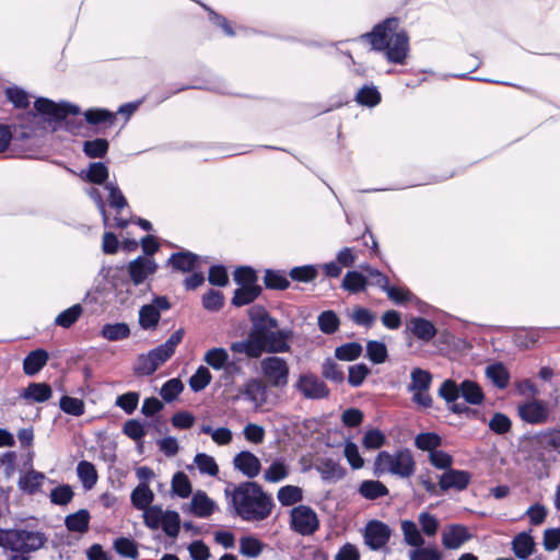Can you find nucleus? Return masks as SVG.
I'll return each mask as SVG.
<instances>
[{
	"instance_id": "obj_1",
	"label": "nucleus",
	"mask_w": 560,
	"mask_h": 560,
	"mask_svg": "<svg viewBox=\"0 0 560 560\" xmlns=\"http://www.w3.org/2000/svg\"><path fill=\"white\" fill-rule=\"evenodd\" d=\"M363 37L369 38L372 48L385 51L390 62L402 63L409 51V39L405 31L399 30L397 19H387Z\"/></svg>"
},
{
	"instance_id": "obj_2",
	"label": "nucleus",
	"mask_w": 560,
	"mask_h": 560,
	"mask_svg": "<svg viewBox=\"0 0 560 560\" xmlns=\"http://www.w3.org/2000/svg\"><path fill=\"white\" fill-rule=\"evenodd\" d=\"M225 494L231 498L236 513L246 521L264 520L270 513V500L256 482H243L232 491L225 489Z\"/></svg>"
},
{
	"instance_id": "obj_3",
	"label": "nucleus",
	"mask_w": 560,
	"mask_h": 560,
	"mask_svg": "<svg viewBox=\"0 0 560 560\" xmlns=\"http://www.w3.org/2000/svg\"><path fill=\"white\" fill-rule=\"evenodd\" d=\"M416 471V462L408 448L394 453L382 451L374 460V475H390L400 479L410 478Z\"/></svg>"
},
{
	"instance_id": "obj_4",
	"label": "nucleus",
	"mask_w": 560,
	"mask_h": 560,
	"mask_svg": "<svg viewBox=\"0 0 560 560\" xmlns=\"http://www.w3.org/2000/svg\"><path fill=\"white\" fill-rule=\"evenodd\" d=\"M44 537L39 532L24 529L0 528V547L14 552H32L44 545Z\"/></svg>"
},
{
	"instance_id": "obj_5",
	"label": "nucleus",
	"mask_w": 560,
	"mask_h": 560,
	"mask_svg": "<svg viewBox=\"0 0 560 560\" xmlns=\"http://www.w3.org/2000/svg\"><path fill=\"white\" fill-rule=\"evenodd\" d=\"M400 528L405 542L415 547L409 551V560H442V555L436 547H423L424 538L413 521H401Z\"/></svg>"
},
{
	"instance_id": "obj_6",
	"label": "nucleus",
	"mask_w": 560,
	"mask_h": 560,
	"mask_svg": "<svg viewBox=\"0 0 560 560\" xmlns=\"http://www.w3.org/2000/svg\"><path fill=\"white\" fill-rule=\"evenodd\" d=\"M260 369L267 384L283 388L289 382V365L279 357H267L260 361Z\"/></svg>"
},
{
	"instance_id": "obj_7",
	"label": "nucleus",
	"mask_w": 560,
	"mask_h": 560,
	"mask_svg": "<svg viewBox=\"0 0 560 560\" xmlns=\"http://www.w3.org/2000/svg\"><path fill=\"white\" fill-rule=\"evenodd\" d=\"M411 382L408 390L412 393V401L422 408H429L432 405V398L429 389L432 383V375L430 372L416 368L410 374Z\"/></svg>"
},
{
	"instance_id": "obj_8",
	"label": "nucleus",
	"mask_w": 560,
	"mask_h": 560,
	"mask_svg": "<svg viewBox=\"0 0 560 560\" xmlns=\"http://www.w3.org/2000/svg\"><path fill=\"white\" fill-rule=\"evenodd\" d=\"M291 525L301 535H311L318 528L316 513L306 505H299L291 511Z\"/></svg>"
},
{
	"instance_id": "obj_9",
	"label": "nucleus",
	"mask_w": 560,
	"mask_h": 560,
	"mask_svg": "<svg viewBox=\"0 0 560 560\" xmlns=\"http://www.w3.org/2000/svg\"><path fill=\"white\" fill-rule=\"evenodd\" d=\"M248 315L252 322V329L249 334L257 340L262 338L269 330L278 327L277 319L271 317L262 306L255 305L250 307L248 310Z\"/></svg>"
},
{
	"instance_id": "obj_10",
	"label": "nucleus",
	"mask_w": 560,
	"mask_h": 560,
	"mask_svg": "<svg viewBox=\"0 0 560 560\" xmlns=\"http://www.w3.org/2000/svg\"><path fill=\"white\" fill-rule=\"evenodd\" d=\"M292 331L289 329H271L262 338H259V343L264 352L269 353H283L290 350L288 340L291 338Z\"/></svg>"
},
{
	"instance_id": "obj_11",
	"label": "nucleus",
	"mask_w": 560,
	"mask_h": 560,
	"mask_svg": "<svg viewBox=\"0 0 560 560\" xmlns=\"http://www.w3.org/2000/svg\"><path fill=\"white\" fill-rule=\"evenodd\" d=\"M295 387L307 399H322L329 394L326 384L313 374H302Z\"/></svg>"
},
{
	"instance_id": "obj_12",
	"label": "nucleus",
	"mask_w": 560,
	"mask_h": 560,
	"mask_svg": "<svg viewBox=\"0 0 560 560\" xmlns=\"http://www.w3.org/2000/svg\"><path fill=\"white\" fill-rule=\"evenodd\" d=\"M171 355L161 347L151 350L147 354L138 358L135 372L139 375H151L163 364Z\"/></svg>"
},
{
	"instance_id": "obj_13",
	"label": "nucleus",
	"mask_w": 560,
	"mask_h": 560,
	"mask_svg": "<svg viewBox=\"0 0 560 560\" xmlns=\"http://www.w3.org/2000/svg\"><path fill=\"white\" fill-rule=\"evenodd\" d=\"M240 392L257 409L265 406L268 401V384L262 380L248 378Z\"/></svg>"
},
{
	"instance_id": "obj_14",
	"label": "nucleus",
	"mask_w": 560,
	"mask_h": 560,
	"mask_svg": "<svg viewBox=\"0 0 560 560\" xmlns=\"http://www.w3.org/2000/svg\"><path fill=\"white\" fill-rule=\"evenodd\" d=\"M35 108L38 113L59 120L66 118L69 114H79V107L71 104H56L47 98H38L35 102Z\"/></svg>"
},
{
	"instance_id": "obj_15",
	"label": "nucleus",
	"mask_w": 560,
	"mask_h": 560,
	"mask_svg": "<svg viewBox=\"0 0 560 560\" xmlns=\"http://www.w3.org/2000/svg\"><path fill=\"white\" fill-rule=\"evenodd\" d=\"M390 536V530L387 525L382 522H370L365 527L364 540L365 544L373 550H378L384 547Z\"/></svg>"
},
{
	"instance_id": "obj_16",
	"label": "nucleus",
	"mask_w": 560,
	"mask_h": 560,
	"mask_svg": "<svg viewBox=\"0 0 560 560\" xmlns=\"http://www.w3.org/2000/svg\"><path fill=\"white\" fill-rule=\"evenodd\" d=\"M233 466L247 478H255L261 470L260 459L249 451H241L233 458Z\"/></svg>"
},
{
	"instance_id": "obj_17",
	"label": "nucleus",
	"mask_w": 560,
	"mask_h": 560,
	"mask_svg": "<svg viewBox=\"0 0 560 560\" xmlns=\"http://www.w3.org/2000/svg\"><path fill=\"white\" fill-rule=\"evenodd\" d=\"M521 418L532 424L546 422L549 410L545 401L532 400L518 407Z\"/></svg>"
},
{
	"instance_id": "obj_18",
	"label": "nucleus",
	"mask_w": 560,
	"mask_h": 560,
	"mask_svg": "<svg viewBox=\"0 0 560 560\" xmlns=\"http://www.w3.org/2000/svg\"><path fill=\"white\" fill-rule=\"evenodd\" d=\"M155 270L156 264L150 257H138L128 266L130 278L136 285L141 284Z\"/></svg>"
},
{
	"instance_id": "obj_19",
	"label": "nucleus",
	"mask_w": 560,
	"mask_h": 560,
	"mask_svg": "<svg viewBox=\"0 0 560 560\" xmlns=\"http://www.w3.org/2000/svg\"><path fill=\"white\" fill-rule=\"evenodd\" d=\"M470 538L468 529L459 524L450 525L442 533V544L446 549H458Z\"/></svg>"
},
{
	"instance_id": "obj_20",
	"label": "nucleus",
	"mask_w": 560,
	"mask_h": 560,
	"mask_svg": "<svg viewBox=\"0 0 560 560\" xmlns=\"http://www.w3.org/2000/svg\"><path fill=\"white\" fill-rule=\"evenodd\" d=\"M470 482V474L465 470H456L448 468L440 477V487L442 490L456 489L462 491L467 488Z\"/></svg>"
},
{
	"instance_id": "obj_21",
	"label": "nucleus",
	"mask_w": 560,
	"mask_h": 560,
	"mask_svg": "<svg viewBox=\"0 0 560 560\" xmlns=\"http://www.w3.org/2000/svg\"><path fill=\"white\" fill-rule=\"evenodd\" d=\"M215 502L206 492L197 490L190 501V512L198 517H208L215 510Z\"/></svg>"
},
{
	"instance_id": "obj_22",
	"label": "nucleus",
	"mask_w": 560,
	"mask_h": 560,
	"mask_svg": "<svg viewBox=\"0 0 560 560\" xmlns=\"http://www.w3.org/2000/svg\"><path fill=\"white\" fill-rule=\"evenodd\" d=\"M168 261L174 269L182 272H189L194 271L200 266L201 258L190 252H179L173 254Z\"/></svg>"
},
{
	"instance_id": "obj_23",
	"label": "nucleus",
	"mask_w": 560,
	"mask_h": 560,
	"mask_svg": "<svg viewBox=\"0 0 560 560\" xmlns=\"http://www.w3.org/2000/svg\"><path fill=\"white\" fill-rule=\"evenodd\" d=\"M259 342V340L253 338L252 335L248 334L247 339L233 342L231 345V350L235 353H244L248 358L256 359L262 354V348Z\"/></svg>"
},
{
	"instance_id": "obj_24",
	"label": "nucleus",
	"mask_w": 560,
	"mask_h": 560,
	"mask_svg": "<svg viewBox=\"0 0 560 560\" xmlns=\"http://www.w3.org/2000/svg\"><path fill=\"white\" fill-rule=\"evenodd\" d=\"M48 361V353L45 350L37 349L32 351L23 362V370L26 375H35Z\"/></svg>"
},
{
	"instance_id": "obj_25",
	"label": "nucleus",
	"mask_w": 560,
	"mask_h": 560,
	"mask_svg": "<svg viewBox=\"0 0 560 560\" xmlns=\"http://www.w3.org/2000/svg\"><path fill=\"white\" fill-rule=\"evenodd\" d=\"M535 541L528 533H520L512 541V549L520 559H527L534 551Z\"/></svg>"
},
{
	"instance_id": "obj_26",
	"label": "nucleus",
	"mask_w": 560,
	"mask_h": 560,
	"mask_svg": "<svg viewBox=\"0 0 560 560\" xmlns=\"http://www.w3.org/2000/svg\"><path fill=\"white\" fill-rule=\"evenodd\" d=\"M154 493L145 482H140L131 493V502L138 510H145L151 506Z\"/></svg>"
},
{
	"instance_id": "obj_27",
	"label": "nucleus",
	"mask_w": 560,
	"mask_h": 560,
	"mask_svg": "<svg viewBox=\"0 0 560 560\" xmlns=\"http://www.w3.org/2000/svg\"><path fill=\"white\" fill-rule=\"evenodd\" d=\"M200 432L211 438L218 446H226L232 443L233 432L226 427L212 428L210 424H202Z\"/></svg>"
},
{
	"instance_id": "obj_28",
	"label": "nucleus",
	"mask_w": 560,
	"mask_h": 560,
	"mask_svg": "<svg viewBox=\"0 0 560 560\" xmlns=\"http://www.w3.org/2000/svg\"><path fill=\"white\" fill-rule=\"evenodd\" d=\"M459 393L460 386L458 387L452 380L444 381L439 389V395L442 398H444L447 402H453L451 408L454 412H462L466 409L464 406L455 402L459 397Z\"/></svg>"
},
{
	"instance_id": "obj_29",
	"label": "nucleus",
	"mask_w": 560,
	"mask_h": 560,
	"mask_svg": "<svg viewBox=\"0 0 560 560\" xmlns=\"http://www.w3.org/2000/svg\"><path fill=\"white\" fill-rule=\"evenodd\" d=\"M289 466L283 459H275L264 471V479L267 482H279L289 476Z\"/></svg>"
},
{
	"instance_id": "obj_30",
	"label": "nucleus",
	"mask_w": 560,
	"mask_h": 560,
	"mask_svg": "<svg viewBox=\"0 0 560 560\" xmlns=\"http://www.w3.org/2000/svg\"><path fill=\"white\" fill-rule=\"evenodd\" d=\"M194 465L201 475L217 477L219 475V465L213 456L207 453H197L194 457Z\"/></svg>"
},
{
	"instance_id": "obj_31",
	"label": "nucleus",
	"mask_w": 560,
	"mask_h": 560,
	"mask_svg": "<svg viewBox=\"0 0 560 560\" xmlns=\"http://www.w3.org/2000/svg\"><path fill=\"white\" fill-rule=\"evenodd\" d=\"M368 278L359 271H348L342 280L341 287L350 293H359L366 289Z\"/></svg>"
},
{
	"instance_id": "obj_32",
	"label": "nucleus",
	"mask_w": 560,
	"mask_h": 560,
	"mask_svg": "<svg viewBox=\"0 0 560 560\" xmlns=\"http://www.w3.org/2000/svg\"><path fill=\"white\" fill-rule=\"evenodd\" d=\"M410 328L417 338L424 341L431 340L436 334L434 325L430 320L420 317L410 320Z\"/></svg>"
},
{
	"instance_id": "obj_33",
	"label": "nucleus",
	"mask_w": 560,
	"mask_h": 560,
	"mask_svg": "<svg viewBox=\"0 0 560 560\" xmlns=\"http://www.w3.org/2000/svg\"><path fill=\"white\" fill-rule=\"evenodd\" d=\"M359 493L368 500H375L388 494L387 487L378 480H364L359 487Z\"/></svg>"
},
{
	"instance_id": "obj_34",
	"label": "nucleus",
	"mask_w": 560,
	"mask_h": 560,
	"mask_svg": "<svg viewBox=\"0 0 560 560\" xmlns=\"http://www.w3.org/2000/svg\"><path fill=\"white\" fill-rule=\"evenodd\" d=\"M45 478L43 472L35 470L28 471L20 478L19 488L28 494H33L40 489Z\"/></svg>"
},
{
	"instance_id": "obj_35",
	"label": "nucleus",
	"mask_w": 560,
	"mask_h": 560,
	"mask_svg": "<svg viewBox=\"0 0 560 560\" xmlns=\"http://www.w3.org/2000/svg\"><path fill=\"white\" fill-rule=\"evenodd\" d=\"M51 388L45 383H33L25 389L23 397L35 402H44L51 397Z\"/></svg>"
},
{
	"instance_id": "obj_36",
	"label": "nucleus",
	"mask_w": 560,
	"mask_h": 560,
	"mask_svg": "<svg viewBox=\"0 0 560 560\" xmlns=\"http://www.w3.org/2000/svg\"><path fill=\"white\" fill-rule=\"evenodd\" d=\"M77 472L85 489H92L97 481V471L90 462L82 460L78 464Z\"/></svg>"
},
{
	"instance_id": "obj_37",
	"label": "nucleus",
	"mask_w": 560,
	"mask_h": 560,
	"mask_svg": "<svg viewBox=\"0 0 560 560\" xmlns=\"http://www.w3.org/2000/svg\"><path fill=\"white\" fill-rule=\"evenodd\" d=\"M160 311L153 304L144 305L139 312V323L144 329L154 328L160 320Z\"/></svg>"
},
{
	"instance_id": "obj_38",
	"label": "nucleus",
	"mask_w": 560,
	"mask_h": 560,
	"mask_svg": "<svg viewBox=\"0 0 560 560\" xmlns=\"http://www.w3.org/2000/svg\"><path fill=\"white\" fill-rule=\"evenodd\" d=\"M90 514L85 510H80L66 518V526L69 530L84 533L89 528Z\"/></svg>"
},
{
	"instance_id": "obj_39",
	"label": "nucleus",
	"mask_w": 560,
	"mask_h": 560,
	"mask_svg": "<svg viewBox=\"0 0 560 560\" xmlns=\"http://www.w3.org/2000/svg\"><path fill=\"white\" fill-rule=\"evenodd\" d=\"M171 486L172 491L183 499L188 498L191 494V482L188 476L183 471H177L174 474Z\"/></svg>"
},
{
	"instance_id": "obj_40",
	"label": "nucleus",
	"mask_w": 560,
	"mask_h": 560,
	"mask_svg": "<svg viewBox=\"0 0 560 560\" xmlns=\"http://www.w3.org/2000/svg\"><path fill=\"white\" fill-rule=\"evenodd\" d=\"M317 470L325 480H339L345 476V469L332 459L323 460Z\"/></svg>"
},
{
	"instance_id": "obj_41",
	"label": "nucleus",
	"mask_w": 560,
	"mask_h": 560,
	"mask_svg": "<svg viewBox=\"0 0 560 560\" xmlns=\"http://www.w3.org/2000/svg\"><path fill=\"white\" fill-rule=\"evenodd\" d=\"M264 550V544L253 536L240 539V552L248 558H257Z\"/></svg>"
},
{
	"instance_id": "obj_42",
	"label": "nucleus",
	"mask_w": 560,
	"mask_h": 560,
	"mask_svg": "<svg viewBox=\"0 0 560 560\" xmlns=\"http://www.w3.org/2000/svg\"><path fill=\"white\" fill-rule=\"evenodd\" d=\"M203 361L214 370H221L229 361V353L224 348H212L205 353Z\"/></svg>"
},
{
	"instance_id": "obj_43",
	"label": "nucleus",
	"mask_w": 560,
	"mask_h": 560,
	"mask_svg": "<svg viewBox=\"0 0 560 560\" xmlns=\"http://www.w3.org/2000/svg\"><path fill=\"white\" fill-rule=\"evenodd\" d=\"M277 498L282 505L289 506L302 500L303 491L296 486H284L278 490Z\"/></svg>"
},
{
	"instance_id": "obj_44",
	"label": "nucleus",
	"mask_w": 560,
	"mask_h": 560,
	"mask_svg": "<svg viewBox=\"0 0 560 560\" xmlns=\"http://www.w3.org/2000/svg\"><path fill=\"white\" fill-rule=\"evenodd\" d=\"M441 444L440 435L431 432L420 433L415 439V445L421 451L429 452V454L439 448Z\"/></svg>"
},
{
	"instance_id": "obj_45",
	"label": "nucleus",
	"mask_w": 560,
	"mask_h": 560,
	"mask_svg": "<svg viewBox=\"0 0 560 560\" xmlns=\"http://www.w3.org/2000/svg\"><path fill=\"white\" fill-rule=\"evenodd\" d=\"M260 293V288L258 285H245L241 287L235 291L233 296V304L236 306L246 305L253 302Z\"/></svg>"
},
{
	"instance_id": "obj_46",
	"label": "nucleus",
	"mask_w": 560,
	"mask_h": 560,
	"mask_svg": "<svg viewBox=\"0 0 560 560\" xmlns=\"http://www.w3.org/2000/svg\"><path fill=\"white\" fill-rule=\"evenodd\" d=\"M418 522L421 526V535L434 537L438 534L440 521L435 515L429 512H421L418 516Z\"/></svg>"
},
{
	"instance_id": "obj_47",
	"label": "nucleus",
	"mask_w": 560,
	"mask_h": 560,
	"mask_svg": "<svg viewBox=\"0 0 560 560\" xmlns=\"http://www.w3.org/2000/svg\"><path fill=\"white\" fill-rule=\"evenodd\" d=\"M460 394L467 402L472 405L480 404L483 399L481 388L472 381H464L460 384Z\"/></svg>"
},
{
	"instance_id": "obj_48",
	"label": "nucleus",
	"mask_w": 560,
	"mask_h": 560,
	"mask_svg": "<svg viewBox=\"0 0 560 560\" xmlns=\"http://www.w3.org/2000/svg\"><path fill=\"white\" fill-rule=\"evenodd\" d=\"M486 375L499 388H504L509 383V373L506 369L500 363L487 366Z\"/></svg>"
},
{
	"instance_id": "obj_49",
	"label": "nucleus",
	"mask_w": 560,
	"mask_h": 560,
	"mask_svg": "<svg viewBox=\"0 0 560 560\" xmlns=\"http://www.w3.org/2000/svg\"><path fill=\"white\" fill-rule=\"evenodd\" d=\"M318 327L324 334H334L337 331L339 327V318L337 314L332 311H325L319 314L318 318Z\"/></svg>"
},
{
	"instance_id": "obj_50",
	"label": "nucleus",
	"mask_w": 560,
	"mask_h": 560,
	"mask_svg": "<svg viewBox=\"0 0 560 560\" xmlns=\"http://www.w3.org/2000/svg\"><path fill=\"white\" fill-rule=\"evenodd\" d=\"M130 329L124 323L107 324L102 329V336L108 340H120L129 336Z\"/></svg>"
},
{
	"instance_id": "obj_51",
	"label": "nucleus",
	"mask_w": 560,
	"mask_h": 560,
	"mask_svg": "<svg viewBox=\"0 0 560 560\" xmlns=\"http://www.w3.org/2000/svg\"><path fill=\"white\" fill-rule=\"evenodd\" d=\"M362 346L358 342L345 343L335 350V357L341 361H353L360 357Z\"/></svg>"
},
{
	"instance_id": "obj_52",
	"label": "nucleus",
	"mask_w": 560,
	"mask_h": 560,
	"mask_svg": "<svg viewBox=\"0 0 560 560\" xmlns=\"http://www.w3.org/2000/svg\"><path fill=\"white\" fill-rule=\"evenodd\" d=\"M161 526L167 536L176 537L180 528L179 514L175 511H165Z\"/></svg>"
},
{
	"instance_id": "obj_53",
	"label": "nucleus",
	"mask_w": 560,
	"mask_h": 560,
	"mask_svg": "<svg viewBox=\"0 0 560 560\" xmlns=\"http://www.w3.org/2000/svg\"><path fill=\"white\" fill-rule=\"evenodd\" d=\"M349 316L353 323L365 327H371L376 319L374 313L361 306H354Z\"/></svg>"
},
{
	"instance_id": "obj_54",
	"label": "nucleus",
	"mask_w": 560,
	"mask_h": 560,
	"mask_svg": "<svg viewBox=\"0 0 560 560\" xmlns=\"http://www.w3.org/2000/svg\"><path fill=\"white\" fill-rule=\"evenodd\" d=\"M366 355L373 363H383L387 359L386 346L383 342L371 340L366 343Z\"/></svg>"
},
{
	"instance_id": "obj_55",
	"label": "nucleus",
	"mask_w": 560,
	"mask_h": 560,
	"mask_svg": "<svg viewBox=\"0 0 560 560\" xmlns=\"http://www.w3.org/2000/svg\"><path fill=\"white\" fill-rule=\"evenodd\" d=\"M164 515L165 511H163L161 506H149L143 510L144 524L152 529H158L162 524Z\"/></svg>"
},
{
	"instance_id": "obj_56",
	"label": "nucleus",
	"mask_w": 560,
	"mask_h": 560,
	"mask_svg": "<svg viewBox=\"0 0 560 560\" xmlns=\"http://www.w3.org/2000/svg\"><path fill=\"white\" fill-rule=\"evenodd\" d=\"M85 178L94 184H103L108 178V168L103 163H92L85 173Z\"/></svg>"
},
{
	"instance_id": "obj_57",
	"label": "nucleus",
	"mask_w": 560,
	"mask_h": 560,
	"mask_svg": "<svg viewBox=\"0 0 560 560\" xmlns=\"http://www.w3.org/2000/svg\"><path fill=\"white\" fill-rule=\"evenodd\" d=\"M81 314H82L81 305L75 304V305L69 307L68 310L63 311L62 313H60L56 317L55 323L61 327L68 328L79 319Z\"/></svg>"
},
{
	"instance_id": "obj_58",
	"label": "nucleus",
	"mask_w": 560,
	"mask_h": 560,
	"mask_svg": "<svg viewBox=\"0 0 560 560\" xmlns=\"http://www.w3.org/2000/svg\"><path fill=\"white\" fill-rule=\"evenodd\" d=\"M211 382V374L205 366H199L196 373L190 377L189 385L194 392H200Z\"/></svg>"
},
{
	"instance_id": "obj_59",
	"label": "nucleus",
	"mask_w": 560,
	"mask_h": 560,
	"mask_svg": "<svg viewBox=\"0 0 560 560\" xmlns=\"http://www.w3.org/2000/svg\"><path fill=\"white\" fill-rule=\"evenodd\" d=\"M385 442V435L377 429L366 431L362 440L363 446L368 450L381 448Z\"/></svg>"
},
{
	"instance_id": "obj_60",
	"label": "nucleus",
	"mask_w": 560,
	"mask_h": 560,
	"mask_svg": "<svg viewBox=\"0 0 560 560\" xmlns=\"http://www.w3.org/2000/svg\"><path fill=\"white\" fill-rule=\"evenodd\" d=\"M343 454L353 469H361L364 466V459L361 457L355 443L347 442L343 448Z\"/></svg>"
},
{
	"instance_id": "obj_61",
	"label": "nucleus",
	"mask_w": 560,
	"mask_h": 560,
	"mask_svg": "<svg viewBox=\"0 0 560 560\" xmlns=\"http://www.w3.org/2000/svg\"><path fill=\"white\" fill-rule=\"evenodd\" d=\"M183 383L178 378H172L162 386L160 395L164 400L172 401L183 392Z\"/></svg>"
},
{
	"instance_id": "obj_62",
	"label": "nucleus",
	"mask_w": 560,
	"mask_h": 560,
	"mask_svg": "<svg viewBox=\"0 0 560 560\" xmlns=\"http://www.w3.org/2000/svg\"><path fill=\"white\" fill-rule=\"evenodd\" d=\"M139 394L136 392H129L117 397L116 405L121 408L126 413H132L138 406Z\"/></svg>"
},
{
	"instance_id": "obj_63",
	"label": "nucleus",
	"mask_w": 560,
	"mask_h": 560,
	"mask_svg": "<svg viewBox=\"0 0 560 560\" xmlns=\"http://www.w3.org/2000/svg\"><path fill=\"white\" fill-rule=\"evenodd\" d=\"M108 149V142L105 139H95L84 143V152L90 158H101Z\"/></svg>"
},
{
	"instance_id": "obj_64",
	"label": "nucleus",
	"mask_w": 560,
	"mask_h": 560,
	"mask_svg": "<svg viewBox=\"0 0 560 560\" xmlns=\"http://www.w3.org/2000/svg\"><path fill=\"white\" fill-rule=\"evenodd\" d=\"M322 374L325 378L334 382L341 383L343 381V372L332 359L325 360Z\"/></svg>"
}]
</instances>
